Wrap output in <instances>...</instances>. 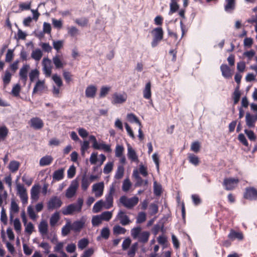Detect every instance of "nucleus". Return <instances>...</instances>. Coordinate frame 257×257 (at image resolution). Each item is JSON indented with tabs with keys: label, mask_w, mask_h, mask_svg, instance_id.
Wrapping results in <instances>:
<instances>
[{
	"label": "nucleus",
	"mask_w": 257,
	"mask_h": 257,
	"mask_svg": "<svg viewBox=\"0 0 257 257\" xmlns=\"http://www.w3.org/2000/svg\"><path fill=\"white\" fill-rule=\"evenodd\" d=\"M43 56L42 51L40 49H36L33 50L31 54V57L35 60L39 61Z\"/></svg>",
	"instance_id": "31"
},
{
	"label": "nucleus",
	"mask_w": 257,
	"mask_h": 257,
	"mask_svg": "<svg viewBox=\"0 0 257 257\" xmlns=\"http://www.w3.org/2000/svg\"><path fill=\"white\" fill-rule=\"evenodd\" d=\"M44 80H38L33 89V94L37 93L38 91H42L44 89Z\"/></svg>",
	"instance_id": "32"
},
{
	"label": "nucleus",
	"mask_w": 257,
	"mask_h": 257,
	"mask_svg": "<svg viewBox=\"0 0 257 257\" xmlns=\"http://www.w3.org/2000/svg\"><path fill=\"white\" fill-rule=\"evenodd\" d=\"M20 163L17 161H11L9 165V169L12 173L16 172L19 168Z\"/></svg>",
	"instance_id": "34"
},
{
	"label": "nucleus",
	"mask_w": 257,
	"mask_h": 257,
	"mask_svg": "<svg viewBox=\"0 0 257 257\" xmlns=\"http://www.w3.org/2000/svg\"><path fill=\"white\" fill-rule=\"evenodd\" d=\"M64 168L59 169L53 173V179L55 181H60L64 178Z\"/></svg>",
	"instance_id": "22"
},
{
	"label": "nucleus",
	"mask_w": 257,
	"mask_h": 257,
	"mask_svg": "<svg viewBox=\"0 0 257 257\" xmlns=\"http://www.w3.org/2000/svg\"><path fill=\"white\" fill-rule=\"evenodd\" d=\"M62 204L61 199L57 196L52 197L47 203V207L49 210L58 209Z\"/></svg>",
	"instance_id": "8"
},
{
	"label": "nucleus",
	"mask_w": 257,
	"mask_h": 257,
	"mask_svg": "<svg viewBox=\"0 0 257 257\" xmlns=\"http://www.w3.org/2000/svg\"><path fill=\"white\" fill-rule=\"evenodd\" d=\"M40 187L39 185H34L31 190V198L36 201L39 199V193Z\"/></svg>",
	"instance_id": "19"
},
{
	"label": "nucleus",
	"mask_w": 257,
	"mask_h": 257,
	"mask_svg": "<svg viewBox=\"0 0 257 257\" xmlns=\"http://www.w3.org/2000/svg\"><path fill=\"white\" fill-rule=\"evenodd\" d=\"M39 231L42 235H45L48 232V224L46 221H42L39 225Z\"/></svg>",
	"instance_id": "30"
},
{
	"label": "nucleus",
	"mask_w": 257,
	"mask_h": 257,
	"mask_svg": "<svg viewBox=\"0 0 257 257\" xmlns=\"http://www.w3.org/2000/svg\"><path fill=\"white\" fill-rule=\"evenodd\" d=\"M60 219V214L58 212H55L52 215L50 219V224L51 226H54L59 221Z\"/></svg>",
	"instance_id": "37"
},
{
	"label": "nucleus",
	"mask_w": 257,
	"mask_h": 257,
	"mask_svg": "<svg viewBox=\"0 0 257 257\" xmlns=\"http://www.w3.org/2000/svg\"><path fill=\"white\" fill-rule=\"evenodd\" d=\"M228 237L231 240H234L237 238L239 240H242L243 238V236L242 233L239 232H236L233 230H231L228 235Z\"/></svg>",
	"instance_id": "27"
},
{
	"label": "nucleus",
	"mask_w": 257,
	"mask_h": 257,
	"mask_svg": "<svg viewBox=\"0 0 257 257\" xmlns=\"http://www.w3.org/2000/svg\"><path fill=\"white\" fill-rule=\"evenodd\" d=\"M83 199L78 198L76 203H72L62 209V213L64 215H73L81 211L83 205Z\"/></svg>",
	"instance_id": "1"
},
{
	"label": "nucleus",
	"mask_w": 257,
	"mask_h": 257,
	"mask_svg": "<svg viewBox=\"0 0 257 257\" xmlns=\"http://www.w3.org/2000/svg\"><path fill=\"white\" fill-rule=\"evenodd\" d=\"M244 133L247 136L249 140H250L251 141H255L256 140V137L254 135V133L251 130H245Z\"/></svg>",
	"instance_id": "59"
},
{
	"label": "nucleus",
	"mask_w": 257,
	"mask_h": 257,
	"mask_svg": "<svg viewBox=\"0 0 257 257\" xmlns=\"http://www.w3.org/2000/svg\"><path fill=\"white\" fill-rule=\"evenodd\" d=\"M102 220L109 221L112 217V213L111 211H105L101 214Z\"/></svg>",
	"instance_id": "54"
},
{
	"label": "nucleus",
	"mask_w": 257,
	"mask_h": 257,
	"mask_svg": "<svg viewBox=\"0 0 257 257\" xmlns=\"http://www.w3.org/2000/svg\"><path fill=\"white\" fill-rule=\"evenodd\" d=\"M27 211L30 218L33 220H35L36 218V214L32 206L30 205L28 207Z\"/></svg>",
	"instance_id": "60"
},
{
	"label": "nucleus",
	"mask_w": 257,
	"mask_h": 257,
	"mask_svg": "<svg viewBox=\"0 0 257 257\" xmlns=\"http://www.w3.org/2000/svg\"><path fill=\"white\" fill-rule=\"evenodd\" d=\"M245 121L246 125L249 127H253L255 125L256 118L253 117V115L247 112L245 115Z\"/></svg>",
	"instance_id": "23"
},
{
	"label": "nucleus",
	"mask_w": 257,
	"mask_h": 257,
	"mask_svg": "<svg viewBox=\"0 0 257 257\" xmlns=\"http://www.w3.org/2000/svg\"><path fill=\"white\" fill-rule=\"evenodd\" d=\"M235 0H225L224 10L227 13H232L235 9Z\"/></svg>",
	"instance_id": "18"
},
{
	"label": "nucleus",
	"mask_w": 257,
	"mask_h": 257,
	"mask_svg": "<svg viewBox=\"0 0 257 257\" xmlns=\"http://www.w3.org/2000/svg\"><path fill=\"white\" fill-rule=\"evenodd\" d=\"M188 157V160L191 164L194 165L195 166L199 165L200 161L199 158L197 156L193 154H189Z\"/></svg>",
	"instance_id": "33"
},
{
	"label": "nucleus",
	"mask_w": 257,
	"mask_h": 257,
	"mask_svg": "<svg viewBox=\"0 0 257 257\" xmlns=\"http://www.w3.org/2000/svg\"><path fill=\"white\" fill-rule=\"evenodd\" d=\"M86 222V218L82 216L80 220H76L71 224L72 230L75 232H79L84 226Z\"/></svg>",
	"instance_id": "10"
},
{
	"label": "nucleus",
	"mask_w": 257,
	"mask_h": 257,
	"mask_svg": "<svg viewBox=\"0 0 257 257\" xmlns=\"http://www.w3.org/2000/svg\"><path fill=\"white\" fill-rule=\"evenodd\" d=\"M90 182L88 179L85 175L82 177L81 180V188L83 190H86L89 187Z\"/></svg>",
	"instance_id": "39"
},
{
	"label": "nucleus",
	"mask_w": 257,
	"mask_h": 257,
	"mask_svg": "<svg viewBox=\"0 0 257 257\" xmlns=\"http://www.w3.org/2000/svg\"><path fill=\"white\" fill-rule=\"evenodd\" d=\"M127 98V95L125 92H115L112 95L111 102L115 105L122 104L126 101Z\"/></svg>",
	"instance_id": "4"
},
{
	"label": "nucleus",
	"mask_w": 257,
	"mask_h": 257,
	"mask_svg": "<svg viewBox=\"0 0 257 257\" xmlns=\"http://www.w3.org/2000/svg\"><path fill=\"white\" fill-rule=\"evenodd\" d=\"M146 219V213L144 212H140L138 214V217L137 218V223H142L144 222Z\"/></svg>",
	"instance_id": "58"
},
{
	"label": "nucleus",
	"mask_w": 257,
	"mask_h": 257,
	"mask_svg": "<svg viewBox=\"0 0 257 257\" xmlns=\"http://www.w3.org/2000/svg\"><path fill=\"white\" fill-rule=\"evenodd\" d=\"M143 97L145 99L151 100L152 91H151V83L150 81L147 82L143 90Z\"/></svg>",
	"instance_id": "17"
},
{
	"label": "nucleus",
	"mask_w": 257,
	"mask_h": 257,
	"mask_svg": "<svg viewBox=\"0 0 257 257\" xmlns=\"http://www.w3.org/2000/svg\"><path fill=\"white\" fill-rule=\"evenodd\" d=\"M178 1V0H171V3L170 5V10L169 13V15H172L178 10L179 6L177 4Z\"/></svg>",
	"instance_id": "36"
},
{
	"label": "nucleus",
	"mask_w": 257,
	"mask_h": 257,
	"mask_svg": "<svg viewBox=\"0 0 257 257\" xmlns=\"http://www.w3.org/2000/svg\"><path fill=\"white\" fill-rule=\"evenodd\" d=\"M53 160V158L51 156H45L42 157L39 162L40 166H45L51 164Z\"/></svg>",
	"instance_id": "25"
},
{
	"label": "nucleus",
	"mask_w": 257,
	"mask_h": 257,
	"mask_svg": "<svg viewBox=\"0 0 257 257\" xmlns=\"http://www.w3.org/2000/svg\"><path fill=\"white\" fill-rule=\"evenodd\" d=\"M238 182L239 180L237 178H225L223 180V185L225 190H232L236 188Z\"/></svg>",
	"instance_id": "5"
},
{
	"label": "nucleus",
	"mask_w": 257,
	"mask_h": 257,
	"mask_svg": "<svg viewBox=\"0 0 257 257\" xmlns=\"http://www.w3.org/2000/svg\"><path fill=\"white\" fill-rule=\"evenodd\" d=\"M43 71L46 77H50L52 73V62L48 58H44L42 61Z\"/></svg>",
	"instance_id": "6"
},
{
	"label": "nucleus",
	"mask_w": 257,
	"mask_h": 257,
	"mask_svg": "<svg viewBox=\"0 0 257 257\" xmlns=\"http://www.w3.org/2000/svg\"><path fill=\"white\" fill-rule=\"evenodd\" d=\"M39 75V72L37 69H35L32 70L29 73V78L31 82H33L36 78H38Z\"/></svg>",
	"instance_id": "47"
},
{
	"label": "nucleus",
	"mask_w": 257,
	"mask_h": 257,
	"mask_svg": "<svg viewBox=\"0 0 257 257\" xmlns=\"http://www.w3.org/2000/svg\"><path fill=\"white\" fill-rule=\"evenodd\" d=\"M220 70L222 75L226 78L231 77V72L230 68L226 64H222L220 66Z\"/></svg>",
	"instance_id": "24"
},
{
	"label": "nucleus",
	"mask_w": 257,
	"mask_h": 257,
	"mask_svg": "<svg viewBox=\"0 0 257 257\" xmlns=\"http://www.w3.org/2000/svg\"><path fill=\"white\" fill-rule=\"evenodd\" d=\"M150 236V233L148 231H143L139 236V240L143 243H146L148 241Z\"/></svg>",
	"instance_id": "40"
},
{
	"label": "nucleus",
	"mask_w": 257,
	"mask_h": 257,
	"mask_svg": "<svg viewBox=\"0 0 257 257\" xmlns=\"http://www.w3.org/2000/svg\"><path fill=\"white\" fill-rule=\"evenodd\" d=\"M102 207H104L103 201L102 200H100L94 204L92 211L94 213H98L101 210Z\"/></svg>",
	"instance_id": "35"
},
{
	"label": "nucleus",
	"mask_w": 257,
	"mask_h": 257,
	"mask_svg": "<svg viewBox=\"0 0 257 257\" xmlns=\"http://www.w3.org/2000/svg\"><path fill=\"white\" fill-rule=\"evenodd\" d=\"M39 246L45 250L44 253L45 254H48L50 252L51 246L47 242H42L39 245Z\"/></svg>",
	"instance_id": "56"
},
{
	"label": "nucleus",
	"mask_w": 257,
	"mask_h": 257,
	"mask_svg": "<svg viewBox=\"0 0 257 257\" xmlns=\"http://www.w3.org/2000/svg\"><path fill=\"white\" fill-rule=\"evenodd\" d=\"M30 125L35 130H40L44 126L43 120L38 117H33L30 120Z\"/></svg>",
	"instance_id": "14"
},
{
	"label": "nucleus",
	"mask_w": 257,
	"mask_h": 257,
	"mask_svg": "<svg viewBox=\"0 0 257 257\" xmlns=\"http://www.w3.org/2000/svg\"><path fill=\"white\" fill-rule=\"evenodd\" d=\"M78 188V183L76 181H73L66 191L65 196L67 198H71L74 197Z\"/></svg>",
	"instance_id": "7"
},
{
	"label": "nucleus",
	"mask_w": 257,
	"mask_h": 257,
	"mask_svg": "<svg viewBox=\"0 0 257 257\" xmlns=\"http://www.w3.org/2000/svg\"><path fill=\"white\" fill-rule=\"evenodd\" d=\"M68 33L71 37H75L78 34V30L74 26L67 28Z\"/></svg>",
	"instance_id": "51"
},
{
	"label": "nucleus",
	"mask_w": 257,
	"mask_h": 257,
	"mask_svg": "<svg viewBox=\"0 0 257 257\" xmlns=\"http://www.w3.org/2000/svg\"><path fill=\"white\" fill-rule=\"evenodd\" d=\"M115 220H119V223L123 226L129 224L131 222L129 217L126 214L125 212L121 210L118 211Z\"/></svg>",
	"instance_id": "9"
},
{
	"label": "nucleus",
	"mask_w": 257,
	"mask_h": 257,
	"mask_svg": "<svg viewBox=\"0 0 257 257\" xmlns=\"http://www.w3.org/2000/svg\"><path fill=\"white\" fill-rule=\"evenodd\" d=\"M115 191V185L112 184L110 186L109 191L105 196V200L103 201L104 205V208L108 209L113 206V195Z\"/></svg>",
	"instance_id": "3"
},
{
	"label": "nucleus",
	"mask_w": 257,
	"mask_h": 257,
	"mask_svg": "<svg viewBox=\"0 0 257 257\" xmlns=\"http://www.w3.org/2000/svg\"><path fill=\"white\" fill-rule=\"evenodd\" d=\"M9 134V130L5 125L0 126V143L5 140Z\"/></svg>",
	"instance_id": "28"
},
{
	"label": "nucleus",
	"mask_w": 257,
	"mask_h": 257,
	"mask_svg": "<svg viewBox=\"0 0 257 257\" xmlns=\"http://www.w3.org/2000/svg\"><path fill=\"white\" fill-rule=\"evenodd\" d=\"M52 61L56 69L62 68L66 65V63L62 60V56L59 54L54 56Z\"/></svg>",
	"instance_id": "15"
},
{
	"label": "nucleus",
	"mask_w": 257,
	"mask_h": 257,
	"mask_svg": "<svg viewBox=\"0 0 257 257\" xmlns=\"http://www.w3.org/2000/svg\"><path fill=\"white\" fill-rule=\"evenodd\" d=\"M52 79L55 82L56 84L58 87H61L62 85V81L61 77L57 74H54L52 76Z\"/></svg>",
	"instance_id": "63"
},
{
	"label": "nucleus",
	"mask_w": 257,
	"mask_h": 257,
	"mask_svg": "<svg viewBox=\"0 0 257 257\" xmlns=\"http://www.w3.org/2000/svg\"><path fill=\"white\" fill-rule=\"evenodd\" d=\"M97 88L94 85L88 86L85 90V95L87 97L93 98L96 94Z\"/></svg>",
	"instance_id": "21"
},
{
	"label": "nucleus",
	"mask_w": 257,
	"mask_h": 257,
	"mask_svg": "<svg viewBox=\"0 0 257 257\" xmlns=\"http://www.w3.org/2000/svg\"><path fill=\"white\" fill-rule=\"evenodd\" d=\"M141 228L140 227H137L133 228L131 230V235L134 238H137L139 237L140 234H141Z\"/></svg>",
	"instance_id": "52"
},
{
	"label": "nucleus",
	"mask_w": 257,
	"mask_h": 257,
	"mask_svg": "<svg viewBox=\"0 0 257 257\" xmlns=\"http://www.w3.org/2000/svg\"><path fill=\"white\" fill-rule=\"evenodd\" d=\"M151 33L153 35L154 38L163 39V31L162 28L158 27L155 28L152 31Z\"/></svg>",
	"instance_id": "26"
},
{
	"label": "nucleus",
	"mask_w": 257,
	"mask_h": 257,
	"mask_svg": "<svg viewBox=\"0 0 257 257\" xmlns=\"http://www.w3.org/2000/svg\"><path fill=\"white\" fill-rule=\"evenodd\" d=\"M127 155L128 159H130L132 162H138V157L135 150L132 147V146L129 144H127Z\"/></svg>",
	"instance_id": "16"
},
{
	"label": "nucleus",
	"mask_w": 257,
	"mask_h": 257,
	"mask_svg": "<svg viewBox=\"0 0 257 257\" xmlns=\"http://www.w3.org/2000/svg\"><path fill=\"white\" fill-rule=\"evenodd\" d=\"M14 58V50L9 49L6 54L5 61L6 62H10Z\"/></svg>",
	"instance_id": "61"
},
{
	"label": "nucleus",
	"mask_w": 257,
	"mask_h": 257,
	"mask_svg": "<svg viewBox=\"0 0 257 257\" xmlns=\"http://www.w3.org/2000/svg\"><path fill=\"white\" fill-rule=\"evenodd\" d=\"M101 236L105 239L108 238L110 234V231L108 227H104L101 230Z\"/></svg>",
	"instance_id": "57"
},
{
	"label": "nucleus",
	"mask_w": 257,
	"mask_h": 257,
	"mask_svg": "<svg viewBox=\"0 0 257 257\" xmlns=\"http://www.w3.org/2000/svg\"><path fill=\"white\" fill-rule=\"evenodd\" d=\"M71 230H72L71 223L69 220H68L66 224L62 228V235L63 236L67 235L70 233Z\"/></svg>",
	"instance_id": "29"
},
{
	"label": "nucleus",
	"mask_w": 257,
	"mask_h": 257,
	"mask_svg": "<svg viewBox=\"0 0 257 257\" xmlns=\"http://www.w3.org/2000/svg\"><path fill=\"white\" fill-rule=\"evenodd\" d=\"M154 192L157 196H160L162 193V187L160 184H158L156 182L154 183Z\"/></svg>",
	"instance_id": "53"
},
{
	"label": "nucleus",
	"mask_w": 257,
	"mask_h": 257,
	"mask_svg": "<svg viewBox=\"0 0 257 257\" xmlns=\"http://www.w3.org/2000/svg\"><path fill=\"white\" fill-rule=\"evenodd\" d=\"M139 198L137 196H134L131 198H128L126 196H122L119 199V202L123 206L127 209H132L139 202Z\"/></svg>",
	"instance_id": "2"
},
{
	"label": "nucleus",
	"mask_w": 257,
	"mask_h": 257,
	"mask_svg": "<svg viewBox=\"0 0 257 257\" xmlns=\"http://www.w3.org/2000/svg\"><path fill=\"white\" fill-rule=\"evenodd\" d=\"M89 147V143L88 141H84L81 145V152L82 155H84L85 151Z\"/></svg>",
	"instance_id": "62"
},
{
	"label": "nucleus",
	"mask_w": 257,
	"mask_h": 257,
	"mask_svg": "<svg viewBox=\"0 0 257 257\" xmlns=\"http://www.w3.org/2000/svg\"><path fill=\"white\" fill-rule=\"evenodd\" d=\"M74 21L77 25L82 27L86 26L88 22V20L85 18L76 19Z\"/></svg>",
	"instance_id": "50"
},
{
	"label": "nucleus",
	"mask_w": 257,
	"mask_h": 257,
	"mask_svg": "<svg viewBox=\"0 0 257 257\" xmlns=\"http://www.w3.org/2000/svg\"><path fill=\"white\" fill-rule=\"evenodd\" d=\"M244 198L249 200L257 199V190L254 188H249L246 189V191L244 195Z\"/></svg>",
	"instance_id": "13"
},
{
	"label": "nucleus",
	"mask_w": 257,
	"mask_h": 257,
	"mask_svg": "<svg viewBox=\"0 0 257 257\" xmlns=\"http://www.w3.org/2000/svg\"><path fill=\"white\" fill-rule=\"evenodd\" d=\"M113 232L114 234H124L126 232V229L119 225H116L113 227Z\"/></svg>",
	"instance_id": "41"
},
{
	"label": "nucleus",
	"mask_w": 257,
	"mask_h": 257,
	"mask_svg": "<svg viewBox=\"0 0 257 257\" xmlns=\"http://www.w3.org/2000/svg\"><path fill=\"white\" fill-rule=\"evenodd\" d=\"M94 252V250L93 248H89L83 252L81 257H90L93 254Z\"/></svg>",
	"instance_id": "64"
},
{
	"label": "nucleus",
	"mask_w": 257,
	"mask_h": 257,
	"mask_svg": "<svg viewBox=\"0 0 257 257\" xmlns=\"http://www.w3.org/2000/svg\"><path fill=\"white\" fill-rule=\"evenodd\" d=\"M127 119L130 122H136L140 126H142V124L138 118L133 113H131L127 114Z\"/></svg>",
	"instance_id": "38"
},
{
	"label": "nucleus",
	"mask_w": 257,
	"mask_h": 257,
	"mask_svg": "<svg viewBox=\"0 0 257 257\" xmlns=\"http://www.w3.org/2000/svg\"><path fill=\"white\" fill-rule=\"evenodd\" d=\"M113 167V163L112 162H107L105 165L104 166V167L103 168V173L105 174H108L109 173H110Z\"/></svg>",
	"instance_id": "46"
},
{
	"label": "nucleus",
	"mask_w": 257,
	"mask_h": 257,
	"mask_svg": "<svg viewBox=\"0 0 257 257\" xmlns=\"http://www.w3.org/2000/svg\"><path fill=\"white\" fill-rule=\"evenodd\" d=\"M132 186V183L129 179H125L122 183V190L124 192H127Z\"/></svg>",
	"instance_id": "49"
},
{
	"label": "nucleus",
	"mask_w": 257,
	"mask_h": 257,
	"mask_svg": "<svg viewBox=\"0 0 257 257\" xmlns=\"http://www.w3.org/2000/svg\"><path fill=\"white\" fill-rule=\"evenodd\" d=\"M124 174V168L122 166H118L116 171L114 177L116 179H121Z\"/></svg>",
	"instance_id": "45"
},
{
	"label": "nucleus",
	"mask_w": 257,
	"mask_h": 257,
	"mask_svg": "<svg viewBox=\"0 0 257 257\" xmlns=\"http://www.w3.org/2000/svg\"><path fill=\"white\" fill-rule=\"evenodd\" d=\"M104 188L103 182H99L94 184L92 186V190L95 192V195L96 197H99L103 194Z\"/></svg>",
	"instance_id": "12"
},
{
	"label": "nucleus",
	"mask_w": 257,
	"mask_h": 257,
	"mask_svg": "<svg viewBox=\"0 0 257 257\" xmlns=\"http://www.w3.org/2000/svg\"><path fill=\"white\" fill-rule=\"evenodd\" d=\"M124 147L122 145H117L115 150V156L116 157H121L124 152Z\"/></svg>",
	"instance_id": "43"
},
{
	"label": "nucleus",
	"mask_w": 257,
	"mask_h": 257,
	"mask_svg": "<svg viewBox=\"0 0 257 257\" xmlns=\"http://www.w3.org/2000/svg\"><path fill=\"white\" fill-rule=\"evenodd\" d=\"M89 244V240L88 239L83 238L79 240L78 242V248L82 250L85 248Z\"/></svg>",
	"instance_id": "44"
},
{
	"label": "nucleus",
	"mask_w": 257,
	"mask_h": 257,
	"mask_svg": "<svg viewBox=\"0 0 257 257\" xmlns=\"http://www.w3.org/2000/svg\"><path fill=\"white\" fill-rule=\"evenodd\" d=\"M102 219L101 215L94 216L91 220L92 224L94 226L99 225L102 222Z\"/></svg>",
	"instance_id": "48"
},
{
	"label": "nucleus",
	"mask_w": 257,
	"mask_h": 257,
	"mask_svg": "<svg viewBox=\"0 0 257 257\" xmlns=\"http://www.w3.org/2000/svg\"><path fill=\"white\" fill-rule=\"evenodd\" d=\"M93 148L96 150H103L105 152L109 153L111 151L110 146L102 142L98 143V142L93 146Z\"/></svg>",
	"instance_id": "20"
},
{
	"label": "nucleus",
	"mask_w": 257,
	"mask_h": 257,
	"mask_svg": "<svg viewBox=\"0 0 257 257\" xmlns=\"http://www.w3.org/2000/svg\"><path fill=\"white\" fill-rule=\"evenodd\" d=\"M30 69L29 64H25L22 67L20 70L19 76L20 79L23 81L25 84L28 79V73Z\"/></svg>",
	"instance_id": "11"
},
{
	"label": "nucleus",
	"mask_w": 257,
	"mask_h": 257,
	"mask_svg": "<svg viewBox=\"0 0 257 257\" xmlns=\"http://www.w3.org/2000/svg\"><path fill=\"white\" fill-rule=\"evenodd\" d=\"M12 74L9 71L6 70L4 76L3 77V81L4 86L6 87L11 81Z\"/></svg>",
	"instance_id": "42"
},
{
	"label": "nucleus",
	"mask_w": 257,
	"mask_h": 257,
	"mask_svg": "<svg viewBox=\"0 0 257 257\" xmlns=\"http://www.w3.org/2000/svg\"><path fill=\"white\" fill-rule=\"evenodd\" d=\"M14 226L16 231L19 233L21 231V224L18 218H16L14 220Z\"/></svg>",
	"instance_id": "55"
}]
</instances>
